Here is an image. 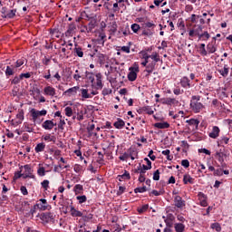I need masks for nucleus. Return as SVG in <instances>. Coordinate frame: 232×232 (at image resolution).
<instances>
[{
    "instance_id": "nucleus-1",
    "label": "nucleus",
    "mask_w": 232,
    "mask_h": 232,
    "mask_svg": "<svg viewBox=\"0 0 232 232\" xmlns=\"http://www.w3.org/2000/svg\"><path fill=\"white\" fill-rule=\"evenodd\" d=\"M30 113L33 121L36 122V124H41V122H43V119L41 120L39 117H44L48 111L46 110L37 111L35 109H32Z\"/></svg>"
},
{
    "instance_id": "nucleus-2",
    "label": "nucleus",
    "mask_w": 232,
    "mask_h": 232,
    "mask_svg": "<svg viewBox=\"0 0 232 232\" xmlns=\"http://www.w3.org/2000/svg\"><path fill=\"white\" fill-rule=\"evenodd\" d=\"M156 102H160L161 104H166L167 106H178L179 105V101L175 98L157 99Z\"/></svg>"
},
{
    "instance_id": "nucleus-3",
    "label": "nucleus",
    "mask_w": 232,
    "mask_h": 232,
    "mask_svg": "<svg viewBox=\"0 0 232 232\" xmlns=\"http://www.w3.org/2000/svg\"><path fill=\"white\" fill-rule=\"evenodd\" d=\"M23 168L24 169V172L22 173L23 179H35L32 166L27 164V165H24Z\"/></svg>"
},
{
    "instance_id": "nucleus-4",
    "label": "nucleus",
    "mask_w": 232,
    "mask_h": 232,
    "mask_svg": "<svg viewBox=\"0 0 232 232\" xmlns=\"http://www.w3.org/2000/svg\"><path fill=\"white\" fill-rule=\"evenodd\" d=\"M129 72H130L128 73V79L129 81L133 82V81H136L137 79V73H139V65H134L133 67H130Z\"/></svg>"
},
{
    "instance_id": "nucleus-5",
    "label": "nucleus",
    "mask_w": 232,
    "mask_h": 232,
    "mask_svg": "<svg viewBox=\"0 0 232 232\" xmlns=\"http://www.w3.org/2000/svg\"><path fill=\"white\" fill-rule=\"evenodd\" d=\"M96 77V82H93L92 87L95 88V90H102L104 84L102 83V73L98 72L95 74Z\"/></svg>"
},
{
    "instance_id": "nucleus-6",
    "label": "nucleus",
    "mask_w": 232,
    "mask_h": 232,
    "mask_svg": "<svg viewBox=\"0 0 232 232\" xmlns=\"http://www.w3.org/2000/svg\"><path fill=\"white\" fill-rule=\"evenodd\" d=\"M190 108L194 113H200L204 110V104L200 102H191Z\"/></svg>"
},
{
    "instance_id": "nucleus-7",
    "label": "nucleus",
    "mask_w": 232,
    "mask_h": 232,
    "mask_svg": "<svg viewBox=\"0 0 232 232\" xmlns=\"http://www.w3.org/2000/svg\"><path fill=\"white\" fill-rule=\"evenodd\" d=\"M146 171H150V169L146 165L139 164V166L134 169V173L138 175H146Z\"/></svg>"
},
{
    "instance_id": "nucleus-8",
    "label": "nucleus",
    "mask_w": 232,
    "mask_h": 232,
    "mask_svg": "<svg viewBox=\"0 0 232 232\" xmlns=\"http://www.w3.org/2000/svg\"><path fill=\"white\" fill-rule=\"evenodd\" d=\"M220 135V128L218 126H213L211 131L208 133L210 139H218Z\"/></svg>"
},
{
    "instance_id": "nucleus-9",
    "label": "nucleus",
    "mask_w": 232,
    "mask_h": 232,
    "mask_svg": "<svg viewBox=\"0 0 232 232\" xmlns=\"http://www.w3.org/2000/svg\"><path fill=\"white\" fill-rule=\"evenodd\" d=\"M54 126H57V123H54L53 121H52V120H46L42 124V128H44V130H53Z\"/></svg>"
},
{
    "instance_id": "nucleus-10",
    "label": "nucleus",
    "mask_w": 232,
    "mask_h": 232,
    "mask_svg": "<svg viewBox=\"0 0 232 232\" xmlns=\"http://www.w3.org/2000/svg\"><path fill=\"white\" fill-rule=\"evenodd\" d=\"M174 206L179 208H184V206H186V201L182 199V197L176 196L174 198Z\"/></svg>"
},
{
    "instance_id": "nucleus-11",
    "label": "nucleus",
    "mask_w": 232,
    "mask_h": 232,
    "mask_svg": "<svg viewBox=\"0 0 232 232\" xmlns=\"http://www.w3.org/2000/svg\"><path fill=\"white\" fill-rule=\"evenodd\" d=\"M179 82L182 88H191V81H189V78H188L187 76L182 77Z\"/></svg>"
},
{
    "instance_id": "nucleus-12",
    "label": "nucleus",
    "mask_w": 232,
    "mask_h": 232,
    "mask_svg": "<svg viewBox=\"0 0 232 232\" xmlns=\"http://www.w3.org/2000/svg\"><path fill=\"white\" fill-rule=\"evenodd\" d=\"M44 95H48L49 97H55V88L52 86H46L44 89Z\"/></svg>"
},
{
    "instance_id": "nucleus-13",
    "label": "nucleus",
    "mask_w": 232,
    "mask_h": 232,
    "mask_svg": "<svg viewBox=\"0 0 232 232\" xmlns=\"http://www.w3.org/2000/svg\"><path fill=\"white\" fill-rule=\"evenodd\" d=\"M78 90H79V86L69 88L63 92V95H67V97H72V95H77Z\"/></svg>"
},
{
    "instance_id": "nucleus-14",
    "label": "nucleus",
    "mask_w": 232,
    "mask_h": 232,
    "mask_svg": "<svg viewBox=\"0 0 232 232\" xmlns=\"http://www.w3.org/2000/svg\"><path fill=\"white\" fill-rule=\"evenodd\" d=\"M153 126L158 130H168V128H169V123L168 121H161L154 123Z\"/></svg>"
},
{
    "instance_id": "nucleus-15",
    "label": "nucleus",
    "mask_w": 232,
    "mask_h": 232,
    "mask_svg": "<svg viewBox=\"0 0 232 232\" xmlns=\"http://www.w3.org/2000/svg\"><path fill=\"white\" fill-rule=\"evenodd\" d=\"M75 30H77V27H75L74 24L69 25L67 31L65 32V37H73V34H75Z\"/></svg>"
},
{
    "instance_id": "nucleus-16",
    "label": "nucleus",
    "mask_w": 232,
    "mask_h": 232,
    "mask_svg": "<svg viewBox=\"0 0 232 232\" xmlns=\"http://www.w3.org/2000/svg\"><path fill=\"white\" fill-rule=\"evenodd\" d=\"M72 191L74 195H82V193H84V187L81 184H76Z\"/></svg>"
},
{
    "instance_id": "nucleus-17",
    "label": "nucleus",
    "mask_w": 232,
    "mask_h": 232,
    "mask_svg": "<svg viewBox=\"0 0 232 232\" xmlns=\"http://www.w3.org/2000/svg\"><path fill=\"white\" fill-rule=\"evenodd\" d=\"M36 206L41 209L42 211H45V209H48V202L44 198L40 199V203L36 204Z\"/></svg>"
},
{
    "instance_id": "nucleus-18",
    "label": "nucleus",
    "mask_w": 232,
    "mask_h": 232,
    "mask_svg": "<svg viewBox=\"0 0 232 232\" xmlns=\"http://www.w3.org/2000/svg\"><path fill=\"white\" fill-rule=\"evenodd\" d=\"M113 126L116 128V130H122V128L126 126V122H124L122 119L118 118L117 121L113 123Z\"/></svg>"
},
{
    "instance_id": "nucleus-19",
    "label": "nucleus",
    "mask_w": 232,
    "mask_h": 232,
    "mask_svg": "<svg viewBox=\"0 0 232 232\" xmlns=\"http://www.w3.org/2000/svg\"><path fill=\"white\" fill-rule=\"evenodd\" d=\"M186 122L188 126H193L196 130L198 128V124H200V121L198 119L187 120Z\"/></svg>"
},
{
    "instance_id": "nucleus-20",
    "label": "nucleus",
    "mask_w": 232,
    "mask_h": 232,
    "mask_svg": "<svg viewBox=\"0 0 232 232\" xmlns=\"http://www.w3.org/2000/svg\"><path fill=\"white\" fill-rule=\"evenodd\" d=\"M46 148V144L44 142H41L36 144L35 148H34V151L35 153H41L43 151H44Z\"/></svg>"
},
{
    "instance_id": "nucleus-21",
    "label": "nucleus",
    "mask_w": 232,
    "mask_h": 232,
    "mask_svg": "<svg viewBox=\"0 0 232 232\" xmlns=\"http://www.w3.org/2000/svg\"><path fill=\"white\" fill-rule=\"evenodd\" d=\"M42 139L46 142H55V140H57V138L50 133L44 135Z\"/></svg>"
},
{
    "instance_id": "nucleus-22",
    "label": "nucleus",
    "mask_w": 232,
    "mask_h": 232,
    "mask_svg": "<svg viewBox=\"0 0 232 232\" xmlns=\"http://www.w3.org/2000/svg\"><path fill=\"white\" fill-rule=\"evenodd\" d=\"M42 220H44L45 222H51V220H53V214L51 212H47L42 216Z\"/></svg>"
},
{
    "instance_id": "nucleus-23",
    "label": "nucleus",
    "mask_w": 232,
    "mask_h": 232,
    "mask_svg": "<svg viewBox=\"0 0 232 232\" xmlns=\"http://www.w3.org/2000/svg\"><path fill=\"white\" fill-rule=\"evenodd\" d=\"M222 144H229V138L226 136H221L218 140V146H222Z\"/></svg>"
},
{
    "instance_id": "nucleus-24",
    "label": "nucleus",
    "mask_w": 232,
    "mask_h": 232,
    "mask_svg": "<svg viewBox=\"0 0 232 232\" xmlns=\"http://www.w3.org/2000/svg\"><path fill=\"white\" fill-rule=\"evenodd\" d=\"M152 60V63H155V64H157V63H159L160 61V55L159 54V53L157 52H153L150 54V58Z\"/></svg>"
},
{
    "instance_id": "nucleus-25",
    "label": "nucleus",
    "mask_w": 232,
    "mask_h": 232,
    "mask_svg": "<svg viewBox=\"0 0 232 232\" xmlns=\"http://www.w3.org/2000/svg\"><path fill=\"white\" fill-rule=\"evenodd\" d=\"M218 72L222 75V77H227L229 75V68L225 65L223 69H218Z\"/></svg>"
},
{
    "instance_id": "nucleus-26",
    "label": "nucleus",
    "mask_w": 232,
    "mask_h": 232,
    "mask_svg": "<svg viewBox=\"0 0 232 232\" xmlns=\"http://www.w3.org/2000/svg\"><path fill=\"white\" fill-rule=\"evenodd\" d=\"M130 172H128L127 170H125V172L122 175L118 176V180H120V182H122V180H130Z\"/></svg>"
},
{
    "instance_id": "nucleus-27",
    "label": "nucleus",
    "mask_w": 232,
    "mask_h": 232,
    "mask_svg": "<svg viewBox=\"0 0 232 232\" xmlns=\"http://www.w3.org/2000/svg\"><path fill=\"white\" fill-rule=\"evenodd\" d=\"M74 53L77 57H84V52H82V48L79 47V45L75 44Z\"/></svg>"
},
{
    "instance_id": "nucleus-28",
    "label": "nucleus",
    "mask_w": 232,
    "mask_h": 232,
    "mask_svg": "<svg viewBox=\"0 0 232 232\" xmlns=\"http://www.w3.org/2000/svg\"><path fill=\"white\" fill-rule=\"evenodd\" d=\"M174 228L176 232H184L186 226H184L182 223H176L174 224Z\"/></svg>"
},
{
    "instance_id": "nucleus-29",
    "label": "nucleus",
    "mask_w": 232,
    "mask_h": 232,
    "mask_svg": "<svg viewBox=\"0 0 232 232\" xmlns=\"http://www.w3.org/2000/svg\"><path fill=\"white\" fill-rule=\"evenodd\" d=\"M50 34L52 39H59V37H61V32H59L58 29L51 30Z\"/></svg>"
},
{
    "instance_id": "nucleus-30",
    "label": "nucleus",
    "mask_w": 232,
    "mask_h": 232,
    "mask_svg": "<svg viewBox=\"0 0 232 232\" xmlns=\"http://www.w3.org/2000/svg\"><path fill=\"white\" fill-rule=\"evenodd\" d=\"M16 119H17V124H21L23 121H24V111L21 110L17 114H16Z\"/></svg>"
},
{
    "instance_id": "nucleus-31",
    "label": "nucleus",
    "mask_w": 232,
    "mask_h": 232,
    "mask_svg": "<svg viewBox=\"0 0 232 232\" xmlns=\"http://www.w3.org/2000/svg\"><path fill=\"white\" fill-rule=\"evenodd\" d=\"M71 215L72 217H82V212L75 209L73 206H71Z\"/></svg>"
},
{
    "instance_id": "nucleus-32",
    "label": "nucleus",
    "mask_w": 232,
    "mask_h": 232,
    "mask_svg": "<svg viewBox=\"0 0 232 232\" xmlns=\"http://www.w3.org/2000/svg\"><path fill=\"white\" fill-rule=\"evenodd\" d=\"M198 39L202 41H208L211 35H209V33L205 31L203 34H198Z\"/></svg>"
},
{
    "instance_id": "nucleus-33",
    "label": "nucleus",
    "mask_w": 232,
    "mask_h": 232,
    "mask_svg": "<svg viewBox=\"0 0 232 232\" xmlns=\"http://www.w3.org/2000/svg\"><path fill=\"white\" fill-rule=\"evenodd\" d=\"M14 70H15V67H14V66H6V70H5L6 77H10V76L14 75Z\"/></svg>"
},
{
    "instance_id": "nucleus-34",
    "label": "nucleus",
    "mask_w": 232,
    "mask_h": 232,
    "mask_svg": "<svg viewBox=\"0 0 232 232\" xmlns=\"http://www.w3.org/2000/svg\"><path fill=\"white\" fill-rule=\"evenodd\" d=\"M85 74L87 81H90V82H92V86H93V82H95V76L93 75V72H86Z\"/></svg>"
},
{
    "instance_id": "nucleus-35",
    "label": "nucleus",
    "mask_w": 232,
    "mask_h": 232,
    "mask_svg": "<svg viewBox=\"0 0 232 232\" xmlns=\"http://www.w3.org/2000/svg\"><path fill=\"white\" fill-rule=\"evenodd\" d=\"M82 99H92V94L88 93V89H81Z\"/></svg>"
},
{
    "instance_id": "nucleus-36",
    "label": "nucleus",
    "mask_w": 232,
    "mask_h": 232,
    "mask_svg": "<svg viewBox=\"0 0 232 232\" xmlns=\"http://www.w3.org/2000/svg\"><path fill=\"white\" fill-rule=\"evenodd\" d=\"M183 183L184 184H193V179L189 176V174H185L183 176Z\"/></svg>"
},
{
    "instance_id": "nucleus-37",
    "label": "nucleus",
    "mask_w": 232,
    "mask_h": 232,
    "mask_svg": "<svg viewBox=\"0 0 232 232\" xmlns=\"http://www.w3.org/2000/svg\"><path fill=\"white\" fill-rule=\"evenodd\" d=\"M42 188H44V191H48L50 188V180L44 179V181L41 182Z\"/></svg>"
},
{
    "instance_id": "nucleus-38",
    "label": "nucleus",
    "mask_w": 232,
    "mask_h": 232,
    "mask_svg": "<svg viewBox=\"0 0 232 232\" xmlns=\"http://www.w3.org/2000/svg\"><path fill=\"white\" fill-rule=\"evenodd\" d=\"M211 229H214L217 232L222 231V227L218 223H212L210 225Z\"/></svg>"
},
{
    "instance_id": "nucleus-39",
    "label": "nucleus",
    "mask_w": 232,
    "mask_h": 232,
    "mask_svg": "<svg viewBox=\"0 0 232 232\" xmlns=\"http://www.w3.org/2000/svg\"><path fill=\"white\" fill-rule=\"evenodd\" d=\"M97 58L100 64H104L106 63V56L103 53H98Z\"/></svg>"
},
{
    "instance_id": "nucleus-40",
    "label": "nucleus",
    "mask_w": 232,
    "mask_h": 232,
    "mask_svg": "<svg viewBox=\"0 0 232 232\" xmlns=\"http://www.w3.org/2000/svg\"><path fill=\"white\" fill-rule=\"evenodd\" d=\"M76 200H78L79 204H84L88 200V198H86V195L77 196Z\"/></svg>"
},
{
    "instance_id": "nucleus-41",
    "label": "nucleus",
    "mask_w": 232,
    "mask_h": 232,
    "mask_svg": "<svg viewBox=\"0 0 232 232\" xmlns=\"http://www.w3.org/2000/svg\"><path fill=\"white\" fill-rule=\"evenodd\" d=\"M148 191V188L146 186L138 187L134 189V193H146Z\"/></svg>"
},
{
    "instance_id": "nucleus-42",
    "label": "nucleus",
    "mask_w": 232,
    "mask_h": 232,
    "mask_svg": "<svg viewBox=\"0 0 232 232\" xmlns=\"http://www.w3.org/2000/svg\"><path fill=\"white\" fill-rule=\"evenodd\" d=\"M16 13H17L16 9L10 10L9 12H7L6 17H8V19H14V17H15Z\"/></svg>"
},
{
    "instance_id": "nucleus-43",
    "label": "nucleus",
    "mask_w": 232,
    "mask_h": 232,
    "mask_svg": "<svg viewBox=\"0 0 232 232\" xmlns=\"http://www.w3.org/2000/svg\"><path fill=\"white\" fill-rule=\"evenodd\" d=\"M25 63H26V60L24 58L18 59L16 61V64L14 68H21V66H23V64H24Z\"/></svg>"
},
{
    "instance_id": "nucleus-44",
    "label": "nucleus",
    "mask_w": 232,
    "mask_h": 232,
    "mask_svg": "<svg viewBox=\"0 0 232 232\" xmlns=\"http://www.w3.org/2000/svg\"><path fill=\"white\" fill-rule=\"evenodd\" d=\"M37 175L38 177H44V175H46V169H44V167H40L37 169Z\"/></svg>"
},
{
    "instance_id": "nucleus-45",
    "label": "nucleus",
    "mask_w": 232,
    "mask_h": 232,
    "mask_svg": "<svg viewBox=\"0 0 232 232\" xmlns=\"http://www.w3.org/2000/svg\"><path fill=\"white\" fill-rule=\"evenodd\" d=\"M24 131H27V133H34V127H31L27 123L24 124Z\"/></svg>"
},
{
    "instance_id": "nucleus-46",
    "label": "nucleus",
    "mask_w": 232,
    "mask_h": 232,
    "mask_svg": "<svg viewBox=\"0 0 232 232\" xmlns=\"http://www.w3.org/2000/svg\"><path fill=\"white\" fill-rule=\"evenodd\" d=\"M140 53L141 55V59H144V61H150V55L148 54V52L141 51Z\"/></svg>"
},
{
    "instance_id": "nucleus-47",
    "label": "nucleus",
    "mask_w": 232,
    "mask_h": 232,
    "mask_svg": "<svg viewBox=\"0 0 232 232\" xmlns=\"http://www.w3.org/2000/svg\"><path fill=\"white\" fill-rule=\"evenodd\" d=\"M66 117H72L73 115V110H72V107H66L64 109Z\"/></svg>"
},
{
    "instance_id": "nucleus-48",
    "label": "nucleus",
    "mask_w": 232,
    "mask_h": 232,
    "mask_svg": "<svg viewBox=\"0 0 232 232\" xmlns=\"http://www.w3.org/2000/svg\"><path fill=\"white\" fill-rule=\"evenodd\" d=\"M130 28H131V30H132V32H133L134 34H137V32H139V30H140V25L138 24H132L130 25Z\"/></svg>"
},
{
    "instance_id": "nucleus-49",
    "label": "nucleus",
    "mask_w": 232,
    "mask_h": 232,
    "mask_svg": "<svg viewBox=\"0 0 232 232\" xmlns=\"http://www.w3.org/2000/svg\"><path fill=\"white\" fill-rule=\"evenodd\" d=\"M207 49H208V53H215V52H217L216 45H208Z\"/></svg>"
},
{
    "instance_id": "nucleus-50",
    "label": "nucleus",
    "mask_w": 232,
    "mask_h": 232,
    "mask_svg": "<svg viewBox=\"0 0 232 232\" xmlns=\"http://www.w3.org/2000/svg\"><path fill=\"white\" fill-rule=\"evenodd\" d=\"M149 208H150V205H148V204L143 205L141 208H138V212L144 213V212L148 211Z\"/></svg>"
},
{
    "instance_id": "nucleus-51",
    "label": "nucleus",
    "mask_w": 232,
    "mask_h": 232,
    "mask_svg": "<svg viewBox=\"0 0 232 232\" xmlns=\"http://www.w3.org/2000/svg\"><path fill=\"white\" fill-rule=\"evenodd\" d=\"M94 130H95V124H91L87 127V131L89 135H92Z\"/></svg>"
},
{
    "instance_id": "nucleus-52",
    "label": "nucleus",
    "mask_w": 232,
    "mask_h": 232,
    "mask_svg": "<svg viewBox=\"0 0 232 232\" xmlns=\"http://www.w3.org/2000/svg\"><path fill=\"white\" fill-rule=\"evenodd\" d=\"M111 92H112V91H111V89H110V88H103L102 93V95H103L104 97H106V95L111 94Z\"/></svg>"
},
{
    "instance_id": "nucleus-53",
    "label": "nucleus",
    "mask_w": 232,
    "mask_h": 232,
    "mask_svg": "<svg viewBox=\"0 0 232 232\" xmlns=\"http://www.w3.org/2000/svg\"><path fill=\"white\" fill-rule=\"evenodd\" d=\"M153 180H160V171L159 169L153 173Z\"/></svg>"
},
{
    "instance_id": "nucleus-54",
    "label": "nucleus",
    "mask_w": 232,
    "mask_h": 232,
    "mask_svg": "<svg viewBox=\"0 0 232 232\" xmlns=\"http://www.w3.org/2000/svg\"><path fill=\"white\" fill-rule=\"evenodd\" d=\"M32 77L31 72H24L20 74V79H30Z\"/></svg>"
},
{
    "instance_id": "nucleus-55",
    "label": "nucleus",
    "mask_w": 232,
    "mask_h": 232,
    "mask_svg": "<svg viewBox=\"0 0 232 232\" xmlns=\"http://www.w3.org/2000/svg\"><path fill=\"white\" fill-rule=\"evenodd\" d=\"M23 79L21 78V75L19 77L15 76L12 80V84H19Z\"/></svg>"
},
{
    "instance_id": "nucleus-56",
    "label": "nucleus",
    "mask_w": 232,
    "mask_h": 232,
    "mask_svg": "<svg viewBox=\"0 0 232 232\" xmlns=\"http://www.w3.org/2000/svg\"><path fill=\"white\" fill-rule=\"evenodd\" d=\"M198 152L199 153H205V155H211V151L208 149H199Z\"/></svg>"
},
{
    "instance_id": "nucleus-57",
    "label": "nucleus",
    "mask_w": 232,
    "mask_h": 232,
    "mask_svg": "<svg viewBox=\"0 0 232 232\" xmlns=\"http://www.w3.org/2000/svg\"><path fill=\"white\" fill-rule=\"evenodd\" d=\"M154 195V197H160V195H162V191H158V190H152L150 192V196Z\"/></svg>"
},
{
    "instance_id": "nucleus-58",
    "label": "nucleus",
    "mask_w": 232,
    "mask_h": 232,
    "mask_svg": "<svg viewBox=\"0 0 232 232\" xmlns=\"http://www.w3.org/2000/svg\"><path fill=\"white\" fill-rule=\"evenodd\" d=\"M181 166H183V168H189V160H183L181 161Z\"/></svg>"
},
{
    "instance_id": "nucleus-59",
    "label": "nucleus",
    "mask_w": 232,
    "mask_h": 232,
    "mask_svg": "<svg viewBox=\"0 0 232 232\" xmlns=\"http://www.w3.org/2000/svg\"><path fill=\"white\" fill-rule=\"evenodd\" d=\"M20 191H21L22 195H28V189L24 186H22L20 188Z\"/></svg>"
},
{
    "instance_id": "nucleus-60",
    "label": "nucleus",
    "mask_w": 232,
    "mask_h": 232,
    "mask_svg": "<svg viewBox=\"0 0 232 232\" xmlns=\"http://www.w3.org/2000/svg\"><path fill=\"white\" fill-rule=\"evenodd\" d=\"M130 158V154L128 153H123L121 156L119 157L120 160H126L127 159Z\"/></svg>"
},
{
    "instance_id": "nucleus-61",
    "label": "nucleus",
    "mask_w": 232,
    "mask_h": 232,
    "mask_svg": "<svg viewBox=\"0 0 232 232\" xmlns=\"http://www.w3.org/2000/svg\"><path fill=\"white\" fill-rule=\"evenodd\" d=\"M185 11L188 12L189 14V12H193V5H187L185 6Z\"/></svg>"
},
{
    "instance_id": "nucleus-62",
    "label": "nucleus",
    "mask_w": 232,
    "mask_h": 232,
    "mask_svg": "<svg viewBox=\"0 0 232 232\" xmlns=\"http://www.w3.org/2000/svg\"><path fill=\"white\" fill-rule=\"evenodd\" d=\"M121 52H124L125 53H130V46H121Z\"/></svg>"
},
{
    "instance_id": "nucleus-63",
    "label": "nucleus",
    "mask_w": 232,
    "mask_h": 232,
    "mask_svg": "<svg viewBox=\"0 0 232 232\" xmlns=\"http://www.w3.org/2000/svg\"><path fill=\"white\" fill-rule=\"evenodd\" d=\"M146 28H155V24L152 22L145 23Z\"/></svg>"
},
{
    "instance_id": "nucleus-64",
    "label": "nucleus",
    "mask_w": 232,
    "mask_h": 232,
    "mask_svg": "<svg viewBox=\"0 0 232 232\" xmlns=\"http://www.w3.org/2000/svg\"><path fill=\"white\" fill-rule=\"evenodd\" d=\"M198 16H197V14H191V16H190V18H189V21L191 22V23H197V18H198Z\"/></svg>"
}]
</instances>
